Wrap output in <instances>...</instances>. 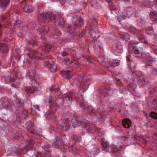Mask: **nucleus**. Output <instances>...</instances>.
<instances>
[{
	"label": "nucleus",
	"instance_id": "obj_1",
	"mask_svg": "<svg viewBox=\"0 0 157 157\" xmlns=\"http://www.w3.org/2000/svg\"><path fill=\"white\" fill-rule=\"evenodd\" d=\"M90 76L84 77V75L81 73L80 75V78L77 80V82H75L74 84L77 86L79 87L80 89V91H79V94H80L82 92H84L85 91V89L86 88V84L85 83V82H87L90 80ZM78 94H76L75 93H71L68 94H66L63 98L56 99V97L52 96L50 97V98H47L45 99V102L46 103L49 104V107L50 108L52 112L55 111H56L58 108V106L57 104L56 101H58L62 105L64 104H69L71 102V101L74 99L76 101H79L80 106L82 107H85L84 105V102L82 100V95L80 94L81 98H79Z\"/></svg>",
	"mask_w": 157,
	"mask_h": 157
},
{
	"label": "nucleus",
	"instance_id": "obj_2",
	"mask_svg": "<svg viewBox=\"0 0 157 157\" xmlns=\"http://www.w3.org/2000/svg\"><path fill=\"white\" fill-rule=\"evenodd\" d=\"M38 18L41 21L45 22H48L51 20H52L56 25L60 27H63L64 24L63 19L61 16H55L51 12L41 13Z\"/></svg>",
	"mask_w": 157,
	"mask_h": 157
},
{
	"label": "nucleus",
	"instance_id": "obj_3",
	"mask_svg": "<svg viewBox=\"0 0 157 157\" xmlns=\"http://www.w3.org/2000/svg\"><path fill=\"white\" fill-rule=\"evenodd\" d=\"M82 117L76 116L72 119V125L74 127H77L80 125L83 126L84 129L89 132L93 131L92 124L89 123L87 121L83 120Z\"/></svg>",
	"mask_w": 157,
	"mask_h": 157
},
{
	"label": "nucleus",
	"instance_id": "obj_4",
	"mask_svg": "<svg viewBox=\"0 0 157 157\" xmlns=\"http://www.w3.org/2000/svg\"><path fill=\"white\" fill-rule=\"evenodd\" d=\"M36 144L35 142L33 139L29 140L26 142V145L24 149L21 152L18 151V149H14L12 150L10 153H9L7 154L8 155H10V157H17L21 153H24V150H32L35 151L36 148L34 147V144Z\"/></svg>",
	"mask_w": 157,
	"mask_h": 157
},
{
	"label": "nucleus",
	"instance_id": "obj_5",
	"mask_svg": "<svg viewBox=\"0 0 157 157\" xmlns=\"http://www.w3.org/2000/svg\"><path fill=\"white\" fill-rule=\"evenodd\" d=\"M40 32L42 34L45 35L48 33L52 34L51 35V37L54 38H57L60 35V32L59 29L55 30L52 27H49L44 25L41 27L40 30Z\"/></svg>",
	"mask_w": 157,
	"mask_h": 157
},
{
	"label": "nucleus",
	"instance_id": "obj_6",
	"mask_svg": "<svg viewBox=\"0 0 157 157\" xmlns=\"http://www.w3.org/2000/svg\"><path fill=\"white\" fill-rule=\"evenodd\" d=\"M44 61L46 66L50 68L51 72L53 73L56 71L57 66L54 64L50 57H46L45 58Z\"/></svg>",
	"mask_w": 157,
	"mask_h": 157
},
{
	"label": "nucleus",
	"instance_id": "obj_7",
	"mask_svg": "<svg viewBox=\"0 0 157 157\" xmlns=\"http://www.w3.org/2000/svg\"><path fill=\"white\" fill-rule=\"evenodd\" d=\"M101 144L104 148L108 149L107 150L109 153H111L112 152L114 153H115L118 151L117 148L114 146L109 145L108 142L104 140H102Z\"/></svg>",
	"mask_w": 157,
	"mask_h": 157
},
{
	"label": "nucleus",
	"instance_id": "obj_8",
	"mask_svg": "<svg viewBox=\"0 0 157 157\" xmlns=\"http://www.w3.org/2000/svg\"><path fill=\"white\" fill-rule=\"evenodd\" d=\"M51 147V146L49 144L44 145L42 146L43 148L45 151V152L43 153L42 152H39L36 155H35L34 157H50L51 155L50 152L48 150V149Z\"/></svg>",
	"mask_w": 157,
	"mask_h": 157
},
{
	"label": "nucleus",
	"instance_id": "obj_9",
	"mask_svg": "<svg viewBox=\"0 0 157 157\" xmlns=\"http://www.w3.org/2000/svg\"><path fill=\"white\" fill-rule=\"evenodd\" d=\"M111 50L115 55H118L121 53L123 49L122 46L119 44L115 42L112 44Z\"/></svg>",
	"mask_w": 157,
	"mask_h": 157
},
{
	"label": "nucleus",
	"instance_id": "obj_10",
	"mask_svg": "<svg viewBox=\"0 0 157 157\" xmlns=\"http://www.w3.org/2000/svg\"><path fill=\"white\" fill-rule=\"evenodd\" d=\"M72 24L77 26H81L83 24V21L81 17L77 15L74 16L72 19Z\"/></svg>",
	"mask_w": 157,
	"mask_h": 157
},
{
	"label": "nucleus",
	"instance_id": "obj_11",
	"mask_svg": "<svg viewBox=\"0 0 157 157\" xmlns=\"http://www.w3.org/2000/svg\"><path fill=\"white\" fill-rule=\"evenodd\" d=\"M71 26L70 25H68L66 28V31L68 32L71 34V36L72 35L75 38L76 36L78 35L79 37L83 36L84 32L83 31L81 34H78L77 33L76 30H75L74 29L72 30V28H71Z\"/></svg>",
	"mask_w": 157,
	"mask_h": 157
},
{
	"label": "nucleus",
	"instance_id": "obj_12",
	"mask_svg": "<svg viewBox=\"0 0 157 157\" xmlns=\"http://www.w3.org/2000/svg\"><path fill=\"white\" fill-rule=\"evenodd\" d=\"M29 53L28 54L29 57H30L32 59H41V55L40 53H38L36 51H33L31 49L28 50Z\"/></svg>",
	"mask_w": 157,
	"mask_h": 157
},
{
	"label": "nucleus",
	"instance_id": "obj_13",
	"mask_svg": "<svg viewBox=\"0 0 157 157\" xmlns=\"http://www.w3.org/2000/svg\"><path fill=\"white\" fill-rule=\"evenodd\" d=\"M27 76L29 77L32 84H34L36 82L37 77L34 71L30 70L27 73Z\"/></svg>",
	"mask_w": 157,
	"mask_h": 157
},
{
	"label": "nucleus",
	"instance_id": "obj_14",
	"mask_svg": "<svg viewBox=\"0 0 157 157\" xmlns=\"http://www.w3.org/2000/svg\"><path fill=\"white\" fill-rule=\"evenodd\" d=\"M54 145L60 148H62L63 146V143L61 138L57 136L56 137L53 142Z\"/></svg>",
	"mask_w": 157,
	"mask_h": 157
},
{
	"label": "nucleus",
	"instance_id": "obj_15",
	"mask_svg": "<svg viewBox=\"0 0 157 157\" xmlns=\"http://www.w3.org/2000/svg\"><path fill=\"white\" fill-rule=\"evenodd\" d=\"M2 82L4 84H8L9 82H13L16 80V77L11 78L9 76L4 75L1 77Z\"/></svg>",
	"mask_w": 157,
	"mask_h": 157
},
{
	"label": "nucleus",
	"instance_id": "obj_16",
	"mask_svg": "<svg viewBox=\"0 0 157 157\" xmlns=\"http://www.w3.org/2000/svg\"><path fill=\"white\" fill-rule=\"evenodd\" d=\"M1 104H0V109H2L4 107H8L10 104V103L8 102L7 98L6 97L2 98L0 100Z\"/></svg>",
	"mask_w": 157,
	"mask_h": 157
},
{
	"label": "nucleus",
	"instance_id": "obj_17",
	"mask_svg": "<svg viewBox=\"0 0 157 157\" xmlns=\"http://www.w3.org/2000/svg\"><path fill=\"white\" fill-rule=\"evenodd\" d=\"M70 119L68 118L65 120L63 123L60 124V129L63 131H67L69 128L70 126L69 123L68 122Z\"/></svg>",
	"mask_w": 157,
	"mask_h": 157
},
{
	"label": "nucleus",
	"instance_id": "obj_18",
	"mask_svg": "<svg viewBox=\"0 0 157 157\" xmlns=\"http://www.w3.org/2000/svg\"><path fill=\"white\" fill-rule=\"evenodd\" d=\"M151 20L154 22H157V12L155 10H151L149 14Z\"/></svg>",
	"mask_w": 157,
	"mask_h": 157
},
{
	"label": "nucleus",
	"instance_id": "obj_19",
	"mask_svg": "<svg viewBox=\"0 0 157 157\" xmlns=\"http://www.w3.org/2000/svg\"><path fill=\"white\" fill-rule=\"evenodd\" d=\"M10 2L9 0H0V7L2 10H5Z\"/></svg>",
	"mask_w": 157,
	"mask_h": 157
},
{
	"label": "nucleus",
	"instance_id": "obj_20",
	"mask_svg": "<svg viewBox=\"0 0 157 157\" xmlns=\"http://www.w3.org/2000/svg\"><path fill=\"white\" fill-rule=\"evenodd\" d=\"M20 106L19 103H16L15 105L14 104V105H13L10 103L9 106L6 108L9 109L10 110L12 111L13 112H15L17 110L18 108Z\"/></svg>",
	"mask_w": 157,
	"mask_h": 157
},
{
	"label": "nucleus",
	"instance_id": "obj_21",
	"mask_svg": "<svg viewBox=\"0 0 157 157\" xmlns=\"http://www.w3.org/2000/svg\"><path fill=\"white\" fill-rule=\"evenodd\" d=\"M71 72L69 71H63L61 72V74L64 78L69 79L71 78Z\"/></svg>",
	"mask_w": 157,
	"mask_h": 157
},
{
	"label": "nucleus",
	"instance_id": "obj_22",
	"mask_svg": "<svg viewBox=\"0 0 157 157\" xmlns=\"http://www.w3.org/2000/svg\"><path fill=\"white\" fill-rule=\"evenodd\" d=\"M106 64L108 67H109L110 65L113 67L117 66L120 65V61L115 60L111 62H107Z\"/></svg>",
	"mask_w": 157,
	"mask_h": 157
},
{
	"label": "nucleus",
	"instance_id": "obj_23",
	"mask_svg": "<svg viewBox=\"0 0 157 157\" xmlns=\"http://www.w3.org/2000/svg\"><path fill=\"white\" fill-rule=\"evenodd\" d=\"M122 123L123 126L124 127L126 128H128L131 126V122L129 119H125L123 120Z\"/></svg>",
	"mask_w": 157,
	"mask_h": 157
},
{
	"label": "nucleus",
	"instance_id": "obj_24",
	"mask_svg": "<svg viewBox=\"0 0 157 157\" xmlns=\"http://www.w3.org/2000/svg\"><path fill=\"white\" fill-rule=\"evenodd\" d=\"M120 13L121 14L120 15L122 17H129L130 16L131 14V13L130 11H128L127 10H125L123 11L122 12H121V10L120 11Z\"/></svg>",
	"mask_w": 157,
	"mask_h": 157
},
{
	"label": "nucleus",
	"instance_id": "obj_25",
	"mask_svg": "<svg viewBox=\"0 0 157 157\" xmlns=\"http://www.w3.org/2000/svg\"><path fill=\"white\" fill-rule=\"evenodd\" d=\"M138 82L141 86L145 84V78L143 75L138 76Z\"/></svg>",
	"mask_w": 157,
	"mask_h": 157
},
{
	"label": "nucleus",
	"instance_id": "obj_26",
	"mask_svg": "<svg viewBox=\"0 0 157 157\" xmlns=\"http://www.w3.org/2000/svg\"><path fill=\"white\" fill-rule=\"evenodd\" d=\"M42 49L44 51H49L53 50L54 48L52 45L49 44H44L42 46Z\"/></svg>",
	"mask_w": 157,
	"mask_h": 157
},
{
	"label": "nucleus",
	"instance_id": "obj_27",
	"mask_svg": "<svg viewBox=\"0 0 157 157\" xmlns=\"http://www.w3.org/2000/svg\"><path fill=\"white\" fill-rule=\"evenodd\" d=\"M23 10L26 12L31 13L34 10V7L30 5L23 7Z\"/></svg>",
	"mask_w": 157,
	"mask_h": 157
},
{
	"label": "nucleus",
	"instance_id": "obj_28",
	"mask_svg": "<svg viewBox=\"0 0 157 157\" xmlns=\"http://www.w3.org/2000/svg\"><path fill=\"white\" fill-rule=\"evenodd\" d=\"M37 88L35 87H31L27 88L25 90V91L27 93L32 94L36 91Z\"/></svg>",
	"mask_w": 157,
	"mask_h": 157
},
{
	"label": "nucleus",
	"instance_id": "obj_29",
	"mask_svg": "<svg viewBox=\"0 0 157 157\" xmlns=\"http://www.w3.org/2000/svg\"><path fill=\"white\" fill-rule=\"evenodd\" d=\"M68 149L72 152L79 154V152L78 150V148L76 147L75 145L71 146L68 147Z\"/></svg>",
	"mask_w": 157,
	"mask_h": 157
},
{
	"label": "nucleus",
	"instance_id": "obj_30",
	"mask_svg": "<svg viewBox=\"0 0 157 157\" xmlns=\"http://www.w3.org/2000/svg\"><path fill=\"white\" fill-rule=\"evenodd\" d=\"M138 37H139V40L141 42L145 44L147 43V42L145 38L141 33H139V35H138Z\"/></svg>",
	"mask_w": 157,
	"mask_h": 157
},
{
	"label": "nucleus",
	"instance_id": "obj_31",
	"mask_svg": "<svg viewBox=\"0 0 157 157\" xmlns=\"http://www.w3.org/2000/svg\"><path fill=\"white\" fill-rule=\"evenodd\" d=\"M120 37L124 40H127L129 38V35L128 33H124L120 34Z\"/></svg>",
	"mask_w": 157,
	"mask_h": 157
},
{
	"label": "nucleus",
	"instance_id": "obj_32",
	"mask_svg": "<svg viewBox=\"0 0 157 157\" xmlns=\"http://www.w3.org/2000/svg\"><path fill=\"white\" fill-rule=\"evenodd\" d=\"M88 112L92 113H95L96 114L99 113V115H101L102 114V112L100 111H98L97 112L95 111L93 109V108L91 106H89L88 108Z\"/></svg>",
	"mask_w": 157,
	"mask_h": 157
},
{
	"label": "nucleus",
	"instance_id": "obj_33",
	"mask_svg": "<svg viewBox=\"0 0 157 157\" xmlns=\"http://www.w3.org/2000/svg\"><path fill=\"white\" fill-rule=\"evenodd\" d=\"M99 153V149L97 147H94L92 148L90 152L91 154L93 155H97Z\"/></svg>",
	"mask_w": 157,
	"mask_h": 157
},
{
	"label": "nucleus",
	"instance_id": "obj_34",
	"mask_svg": "<svg viewBox=\"0 0 157 157\" xmlns=\"http://www.w3.org/2000/svg\"><path fill=\"white\" fill-rule=\"evenodd\" d=\"M146 32L149 35H152L154 34V31L151 27H147L146 29Z\"/></svg>",
	"mask_w": 157,
	"mask_h": 157
},
{
	"label": "nucleus",
	"instance_id": "obj_35",
	"mask_svg": "<svg viewBox=\"0 0 157 157\" xmlns=\"http://www.w3.org/2000/svg\"><path fill=\"white\" fill-rule=\"evenodd\" d=\"M46 114L47 118L49 119H53L56 117L55 115L52 112L49 111L47 112Z\"/></svg>",
	"mask_w": 157,
	"mask_h": 157
},
{
	"label": "nucleus",
	"instance_id": "obj_36",
	"mask_svg": "<svg viewBox=\"0 0 157 157\" xmlns=\"http://www.w3.org/2000/svg\"><path fill=\"white\" fill-rule=\"evenodd\" d=\"M7 48L6 45L5 44H0V53H3L5 52L6 49Z\"/></svg>",
	"mask_w": 157,
	"mask_h": 157
},
{
	"label": "nucleus",
	"instance_id": "obj_37",
	"mask_svg": "<svg viewBox=\"0 0 157 157\" xmlns=\"http://www.w3.org/2000/svg\"><path fill=\"white\" fill-rule=\"evenodd\" d=\"M148 89L150 90L149 92L150 94H153V92H157V87H152L149 85L148 87Z\"/></svg>",
	"mask_w": 157,
	"mask_h": 157
},
{
	"label": "nucleus",
	"instance_id": "obj_38",
	"mask_svg": "<svg viewBox=\"0 0 157 157\" xmlns=\"http://www.w3.org/2000/svg\"><path fill=\"white\" fill-rule=\"evenodd\" d=\"M138 140L142 142V143L144 144H146L147 142V140L146 138L143 136H138Z\"/></svg>",
	"mask_w": 157,
	"mask_h": 157
},
{
	"label": "nucleus",
	"instance_id": "obj_39",
	"mask_svg": "<svg viewBox=\"0 0 157 157\" xmlns=\"http://www.w3.org/2000/svg\"><path fill=\"white\" fill-rule=\"evenodd\" d=\"M71 139L74 142H79L81 140V137L80 136H78L76 135H73L72 136Z\"/></svg>",
	"mask_w": 157,
	"mask_h": 157
},
{
	"label": "nucleus",
	"instance_id": "obj_40",
	"mask_svg": "<svg viewBox=\"0 0 157 157\" xmlns=\"http://www.w3.org/2000/svg\"><path fill=\"white\" fill-rule=\"evenodd\" d=\"M132 54H134V56H136L137 54V47L136 46L133 47L132 51Z\"/></svg>",
	"mask_w": 157,
	"mask_h": 157
},
{
	"label": "nucleus",
	"instance_id": "obj_41",
	"mask_svg": "<svg viewBox=\"0 0 157 157\" xmlns=\"http://www.w3.org/2000/svg\"><path fill=\"white\" fill-rule=\"evenodd\" d=\"M91 25H94L95 27L97 25V22L96 19L94 17H92L91 18Z\"/></svg>",
	"mask_w": 157,
	"mask_h": 157
},
{
	"label": "nucleus",
	"instance_id": "obj_42",
	"mask_svg": "<svg viewBox=\"0 0 157 157\" xmlns=\"http://www.w3.org/2000/svg\"><path fill=\"white\" fill-rule=\"evenodd\" d=\"M146 61L148 64H151L154 60L151 57H149L147 58Z\"/></svg>",
	"mask_w": 157,
	"mask_h": 157
},
{
	"label": "nucleus",
	"instance_id": "obj_43",
	"mask_svg": "<svg viewBox=\"0 0 157 157\" xmlns=\"http://www.w3.org/2000/svg\"><path fill=\"white\" fill-rule=\"evenodd\" d=\"M15 26H17V27H19L22 25V23H21L20 21L18 20L14 23Z\"/></svg>",
	"mask_w": 157,
	"mask_h": 157
},
{
	"label": "nucleus",
	"instance_id": "obj_44",
	"mask_svg": "<svg viewBox=\"0 0 157 157\" xmlns=\"http://www.w3.org/2000/svg\"><path fill=\"white\" fill-rule=\"evenodd\" d=\"M150 116L153 118L157 119V113L154 112H152L151 113Z\"/></svg>",
	"mask_w": 157,
	"mask_h": 157
},
{
	"label": "nucleus",
	"instance_id": "obj_45",
	"mask_svg": "<svg viewBox=\"0 0 157 157\" xmlns=\"http://www.w3.org/2000/svg\"><path fill=\"white\" fill-rule=\"evenodd\" d=\"M86 58L88 62L90 63H93L94 59L91 57L88 56L86 57Z\"/></svg>",
	"mask_w": 157,
	"mask_h": 157
},
{
	"label": "nucleus",
	"instance_id": "obj_46",
	"mask_svg": "<svg viewBox=\"0 0 157 157\" xmlns=\"http://www.w3.org/2000/svg\"><path fill=\"white\" fill-rule=\"evenodd\" d=\"M36 40H31L28 42L29 44L32 45H34L35 44H36Z\"/></svg>",
	"mask_w": 157,
	"mask_h": 157
},
{
	"label": "nucleus",
	"instance_id": "obj_47",
	"mask_svg": "<svg viewBox=\"0 0 157 157\" xmlns=\"http://www.w3.org/2000/svg\"><path fill=\"white\" fill-rule=\"evenodd\" d=\"M59 90L58 88L56 89L54 87H53L51 89V90L52 92H53L54 91L56 92H56L59 91Z\"/></svg>",
	"mask_w": 157,
	"mask_h": 157
},
{
	"label": "nucleus",
	"instance_id": "obj_48",
	"mask_svg": "<svg viewBox=\"0 0 157 157\" xmlns=\"http://www.w3.org/2000/svg\"><path fill=\"white\" fill-rule=\"evenodd\" d=\"M21 7L23 9V7H25L27 5L26 4V2L25 1H23L21 3Z\"/></svg>",
	"mask_w": 157,
	"mask_h": 157
},
{
	"label": "nucleus",
	"instance_id": "obj_49",
	"mask_svg": "<svg viewBox=\"0 0 157 157\" xmlns=\"http://www.w3.org/2000/svg\"><path fill=\"white\" fill-rule=\"evenodd\" d=\"M131 27L132 30V33L133 34L136 33V28L133 26L132 27Z\"/></svg>",
	"mask_w": 157,
	"mask_h": 157
},
{
	"label": "nucleus",
	"instance_id": "obj_50",
	"mask_svg": "<svg viewBox=\"0 0 157 157\" xmlns=\"http://www.w3.org/2000/svg\"><path fill=\"white\" fill-rule=\"evenodd\" d=\"M127 59L129 61L132 60V57L131 55L128 56H126Z\"/></svg>",
	"mask_w": 157,
	"mask_h": 157
},
{
	"label": "nucleus",
	"instance_id": "obj_51",
	"mask_svg": "<svg viewBox=\"0 0 157 157\" xmlns=\"http://www.w3.org/2000/svg\"><path fill=\"white\" fill-rule=\"evenodd\" d=\"M67 55V53L66 52L64 51L62 52V56L63 57L66 56Z\"/></svg>",
	"mask_w": 157,
	"mask_h": 157
},
{
	"label": "nucleus",
	"instance_id": "obj_52",
	"mask_svg": "<svg viewBox=\"0 0 157 157\" xmlns=\"http://www.w3.org/2000/svg\"><path fill=\"white\" fill-rule=\"evenodd\" d=\"M41 40H42V42H43V43H45L46 40L45 38L44 37L42 36L41 38Z\"/></svg>",
	"mask_w": 157,
	"mask_h": 157
},
{
	"label": "nucleus",
	"instance_id": "obj_53",
	"mask_svg": "<svg viewBox=\"0 0 157 157\" xmlns=\"http://www.w3.org/2000/svg\"><path fill=\"white\" fill-rule=\"evenodd\" d=\"M4 91V89L2 87L0 86V93H3Z\"/></svg>",
	"mask_w": 157,
	"mask_h": 157
},
{
	"label": "nucleus",
	"instance_id": "obj_54",
	"mask_svg": "<svg viewBox=\"0 0 157 157\" xmlns=\"http://www.w3.org/2000/svg\"><path fill=\"white\" fill-rule=\"evenodd\" d=\"M34 107L35 109H37L39 111L40 110V109L39 108V106L38 105H34Z\"/></svg>",
	"mask_w": 157,
	"mask_h": 157
},
{
	"label": "nucleus",
	"instance_id": "obj_55",
	"mask_svg": "<svg viewBox=\"0 0 157 157\" xmlns=\"http://www.w3.org/2000/svg\"><path fill=\"white\" fill-rule=\"evenodd\" d=\"M121 82L119 79H118L117 82V85L118 86H120Z\"/></svg>",
	"mask_w": 157,
	"mask_h": 157
},
{
	"label": "nucleus",
	"instance_id": "obj_56",
	"mask_svg": "<svg viewBox=\"0 0 157 157\" xmlns=\"http://www.w3.org/2000/svg\"><path fill=\"white\" fill-rule=\"evenodd\" d=\"M66 61L67 62H68L69 64H71L72 62V61L69 59H67Z\"/></svg>",
	"mask_w": 157,
	"mask_h": 157
},
{
	"label": "nucleus",
	"instance_id": "obj_57",
	"mask_svg": "<svg viewBox=\"0 0 157 157\" xmlns=\"http://www.w3.org/2000/svg\"><path fill=\"white\" fill-rule=\"evenodd\" d=\"M82 157H92V156H89V155L88 154H84L82 156Z\"/></svg>",
	"mask_w": 157,
	"mask_h": 157
},
{
	"label": "nucleus",
	"instance_id": "obj_58",
	"mask_svg": "<svg viewBox=\"0 0 157 157\" xmlns=\"http://www.w3.org/2000/svg\"><path fill=\"white\" fill-rule=\"evenodd\" d=\"M90 35L91 37L93 38H94L96 37V36L94 34H92V33H91Z\"/></svg>",
	"mask_w": 157,
	"mask_h": 157
},
{
	"label": "nucleus",
	"instance_id": "obj_59",
	"mask_svg": "<svg viewBox=\"0 0 157 157\" xmlns=\"http://www.w3.org/2000/svg\"><path fill=\"white\" fill-rule=\"evenodd\" d=\"M11 86L13 87H14L15 88H17L18 87L14 84H11Z\"/></svg>",
	"mask_w": 157,
	"mask_h": 157
},
{
	"label": "nucleus",
	"instance_id": "obj_60",
	"mask_svg": "<svg viewBox=\"0 0 157 157\" xmlns=\"http://www.w3.org/2000/svg\"><path fill=\"white\" fill-rule=\"evenodd\" d=\"M2 35V27L0 25V36Z\"/></svg>",
	"mask_w": 157,
	"mask_h": 157
},
{
	"label": "nucleus",
	"instance_id": "obj_61",
	"mask_svg": "<svg viewBox=\"0 0 157 157\" xmlns=\"http://www.w3.org/2000/svg\"><path fill=\"white\" fill-rule=\"evenodd\" d=\"M18 36L19 37H22V34L21 33H19L18 34Z\"/></svg>",
	"mask_w": 157,
	"mask_h": 157
},
{
	"label": "nucleus",
	"instance_id": "obj_62",
	"mask_svg": "<svg viewBox=\"0 0 157 157\" xmlns=\"http://www.w3.org/2000/svg\"><path fill=\"white\" fill-rule=\"evenodd\" d=\"M29 133H31V134L34 133L33 132V131L32 130H31V129H30L29 130Z\"/></svg>",
	"mask_w": 157,
	"mask_h": 157
},
{
	"label": "nucleus",
	"instance_id": "obj_63",
	"mask_svg": "<svg viewBox=\"0 0 157 157\" xmlns=\"http://www.w3.org/2000/svg\"><path fill=\"white\" fill-rule=\"evenodd\" d=\"M138 57H139L140 56H142V54H140V53H139L138 52Z\"/></svg>",
	"mask_w": 157,
	"mask_h": 157
},
{
	"label": "nucleus",
	"instance_id": "obj_64",
	"mask_svg": "<svg viewBox=\"0 0 157 157\" xmlns=\"http://www.w3.org/2000/svg\"><path fill=\"white\" fill-rule=\"evenodd\" d=\"M154 53L157 54V49H154Z\"/></svg>",
	"mask_w": 157,
	"mask_h": 157
}]
</instances>
